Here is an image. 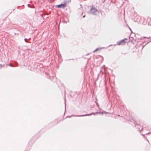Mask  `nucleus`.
Returning a JSON list of instances; mask_svg holds the SVG:
<instances>
[{
  "instance_id": "nucleus-1",
  "label": "nucleus",
  "mask_w": 151,
  "mask_h": 151,
  "mask_svg": "<svg viewBox=\"0 0 151 151\" xmlns=\"http://www.w3.org/2000/svg\"><path fill=\"white\" fill-rule=\"evenodd\" d=\"M98 112H97L95 113H91L90 114H87L84 115H72L71 116H79V117H82V116H90L92 114L95 115L96 114H97Z\"/></svg>"
},
{
  "instance_id": "nucleus-2",
  "label": "nucleus",
  "mask_w": 151,
  "mask_h": 151,
  "mask_svg": "<svg viewBox=\"0 0 151 151\" xmlns=\"http://www.w3.org/2000/svg\"><path fill=\"white\" fill-rule=\"evenodd\" d=\"M64 4H60L56 5L55 6L56 7L63 8L65 7L66 6V4L67 3V1H64Z\"/></svg>"
},
{
  "instance_id": "nucleus-3",
  "label": "nucleus",
  "mask_w": 151,
  "mask_h": 151,
  "mask_svg": "<svg viewBox=\"0 0 151 151\" xmlns=\"http://www.w3.org/2000/svg\"><path fill=\"white\" fill-rule=\"evenodd\" d=\"M90 11L91 14L94 15H96V12H98L97 9H96L94 7H93V6H92V7L90 9Z\"/></svg>"
},
{
  "instance_id": "nucleus-4",
  "label": "nucleus",
  "mask_w": 151,
  "mask_h": 151,
  "mask_svg": "<svg viewBox=\"0 0 151 151\" xmlns=\"http://www.w3.org/2000/svg\"><path fill=\"white\" fill-rule=\"evenodd\" d=\"M127 40V38H125L117 42V44L118 45H124L126 42L125 41Z\"/></svg>"
},
{
  "instance_id": "nucleus-5",
  "label": "nucleus",
  "mask_w": 151,
  "mask_h": 151,
  "mask_svg": "<svg viewBox=\"0 0 151 151\" xmlns=\"http://www.w3.org/2000/svg\"><path fill=\"white\" fill-rule=\"evenodd\" d=\"M135 125L137 127V128L138 129V131H141L143 129V127L139 125V124H137L136 123H135Z\"/></svg>"
},
{
  "instance_id": "nucleus-6",
  "label": "nucleus",
  "mask_w": 151,
  "mask_h": 151,
  "mask_svg": "<svg viewBox=\"0 0 151 151\" xmlns=\"http://www.w3.org/2000/svg\"><path fill=\"white\" fill-rule=\"evenodd\" d=\"M147 22L148 23V24L151 26V18L148 17L147 19Z\"/></svg>"
},
{
  "instance_id": "nucleus-7",
  "label": "nucleus",
  "mask_w": 151,
  "mask_h": 151,
  "mask_svg": "<svg viewBox=\"0 0 151 151\" xmlns=\"http://www.w3.org/2000/svg\"><path fill=\"white\" fill-rule=\"evenodd\" d=\"M103 48H104V47H103V48H102V47H99V48H97L96 49H95L94 50V51H93V52H95L96 51H97L99 50H101Z\"/></svg>"
},
{
  "instance_id": "nucleus-8",
  "label": "nucleus",
  "mask_w": 151,
  "mask_h": 151,
  "mask_svg": "<svg viewBox=\"0 0 151 151\" xmlns=\"http://www.w3.org/2000/svg\"><path fill=\"white\" fill-rule=\"evenodd\" d=\"M65 107H66V103H65Z\"/></svg>"
},
{
  "instance_id": "nucleus-9",
  "label": "nucleus",
  "mask_w": 151,
  "mask_h": 151,
  "mask_svg": "<svg viewBox=\"0 0 151 151\" xmlns=\"http://www.w3.org/2000/svg\"><path fill=\"white\" fill-rule=\"evenodd\" d=\"M8 65L10 66L11 67H13L14 66L13 65H12L11 64H9V65Z\"/></svg>"
},
{
  "instance_id": "nucleus-10",
  "label": "nucleus",
  "mask_w": 151,
  "mask_h": 151,
  "mask_svg": "<svg viewBox=\"0 0 151 151\" xmlns=\"http://www.w3.org/2000/svg\"><path fill=\"white\" fill-rule=\"evenodd\" d=\"M27 39L26 38H25V39H24V41H25L26 42H27Z\"/></svg>"
},
{
  "instance_id": "nucleus-11",
  "label": "nucleus",
  "mask_w": 151,
  "mask_h": 151,
  "mask_svg": "<svg viewBox=\"0 0 151 151\" xmlns=\"http://www.w3.org/2000/svg\"><path fill=\"white\" fill-rule=\"evenodd\" d=\"M101 113H102V114H103V113H105V114H106V112L105 111H104V112H101Z\"/></svg>"
},
{
  "instance_id": "nucleus-12",
  "label": "nucleus",
  "mask_w": 151,
  "mask_h": 151,
  "mask_svg": "<svg viewBox=\"0 0 151 151\" xmlns=\"http://www.w3.org/2000/svg\"><path fill=\"white\" fill-rule=\"evenodd\" d=\"M144 38H147L148 39V38H149V37H144Z\"/></svg>"
},
{
  "instance_id": "nucleus-13",
  "label": "nucleus",
  "mask_w": 151,
  "mask_h": 151,
  "mask_svg": "<svg viewBox=\"0 0 151 151\" xmlns=\"http://www.w3.org/2000/svg\"><path fill=\"white\" fill-rule=\"evenodd\" d=\"M2 67V65L1 64H0V68Z\"/></svg>"
},
{
  "instance_id": "nucleus-14",
  "label": "nucleus",
  "mask_w": 151,
  "mask_h": 151,
  "mask_svg": "<svg viewBox=\"0 0 151 151\" xmlns=\"http://www.w3.org/2000/svg\"><path fill=\"white\" fill-rule=\"evenodd\" d=\"M150 133H151V132H148V133L146 134H149Z\"/></svg>"
},
{
  "instance_id": "nucleus-15",
  "label": "nucleus",
  "mask_w": 151,
  "mask_h": 151,
  "mask_svg": "<svg viewBox=\"0 0 151 151\" xmlns=\"http://www.w3.org/2000/svg\"><path fill=\"white\" fill-rule=\"evenodd\" d=\"M150 133H151V132H148V133L146 134H149Z\"/></svg>"
},
{
  "instance_id": "nucleus-16",
  "label": "nucleus",
  "mask_w": 151,
  "mask_h": 151,
  "mask_svg": "<svg viewBox=\"0 0 151 151\" xmlns=\"http://www.w3.org/2000/svg\"><path fill=\"white\" fill-rule=\"evenodd\" d=\"M147 141H148V142L149 143H150L149 142L148 140L147 139Z\"/></svg>"
},
{
  "instance_id": "nucleus-17",
  "label": "nucleus",
  "mask_w": 151,
  "mask_h": 151,
  "mask_svg": "<svg viewBox=\"0 0 151 151\" xmlns=\"http://www.w3.org/2000/svg\"><path fill=\"white\" fill-rule=\"evenodd\" d=\"M85 15H84V16L83 17V18H84V17H85Z\"/></svg>"
},
{
  "instance_id": "nucleus-18",
  "label": "nucleus",
  "mask_w": 151,
  "mask_h": 151,
  "mask_svg": "<svg viewBox=\"0 0 151 151\" xmlns=\"http://www.w3.org/2000/svg\"><path fill=\"white\" fill-rule=\"evenodd\" d=\"M29 4H28L27 5L28 6H29Z\"/></svg>"
},
{
  "instance_id": "nucleus-19",
  "label": "nucleus",
  "mask_w": 151,
  "mask_h": 151,
  "mask_svg": "<svg viewBox=\"0 0 151 151\" xmlns=\"http://www.w3.org/2000/svg\"><path fill=\"white\" fill-rule=\"evenodd\" d=\"M129 29L131 30V31L132 32V31L131 29L130 28H129Z\"/></svg>"
}]
</instances>
